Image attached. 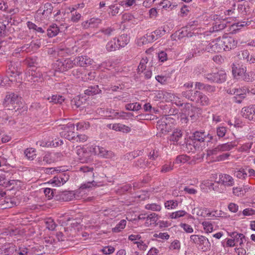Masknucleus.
Masks as SVG:
<instances>
[{"label": "nucleus", "instance_id": "obj_8", "mask_svg": "<svg viewBox=\"0 0 255 255\" xmlns=\"http://www.w3.org/2000/svg\"><path fill=\"white\" fill-rule=\"evenodd\" d=\"M170 118L163 117L157 122L156 128L162 134H166L171 129L172 126L169 123Z\"/></svg>", "mask_w": 255, "mask_h": 255}, {"label": "nucleus", "instance_id": "obj_28", "mask_svg": "<svg viewBox=\"0 0 255 255\" xmlns=\"http://www.w3.org/2000/svg\"><path fill=\"white\" fill-rule=\"evenodd\" d=\"M117 41L120 48L124 47L128 44L129 38L127 34H123L117 39Z\"/></svg>", "mask_w": 255, "mask_h": 255}, {"label": "nucleus", "instance_id": "obj_25", "mask_svg": "<svg viewBox=\"0 0 255 255\" xmlns=\"http://www.w3.org/2000/svg\"><path fill=\"white\" fill-rule=\"evenodd\" d=\"M233 94L237 96H241L242 98H245L247 93H249V89L247 87H243L242 88L233 89Z\"/></svg>", "mask_w": 255, "mask_h": 255}, {"label": "nucleus", "instance_id": "obj_39", "mask_svg": "<svg viewBox=\"0 0 255 255\" xmlns=\"http://www.w3.org/2000/svg\"><path fill=\"white\" fill-rule=\"evenodd\" d=\"M182 95L183 97L193 102V99L195 95V91H194L192 90H186L182 92Z\"/></svg>", "mask_w": 255, "mask_h": 255}, {"label": "nucleus", "instance_id": "obj_12", "mask_svg": "<svg viewBox=\"0 0 255 255\" xmlns=\"http://www.w3.org/2000/svg\"><path fill=\"white\" fill-rule=\"evenodd\" d=\"M241 113L243 117L250 121L255 122V105H251L242 109Z\"/></svg>", "mask_w": 255, "mask_h": 255}, {"label": "nucleus", "instance_id": "obj_40", "mask_svg": "<svg viewBox=\"0 0 255 255\" xmlns=\"http://www.w3.org/2000/svg\"><path fill=\"white\" fill-rule=\"evenodd\" d=\"M24 154L27 159L33 160L36 156L35 150L33 148H27L24 151Z\"/></svg>", "mask_w": 255, "mask_h": 255}, {"label": "nucleus", "instance_id": "obj_47", "mask_svg": "<svg viewBox=\"0 0 255 255\" xmlns=\"http://www.w3.org/2000/svg\"><path fill=\"white\" fill-rule=\"evenodd\" d=\"M145 208L147 210L154 211H159L161 208L160 205L155 203L148 204L145 205Z\"/></svg>", "mask_w": 255, "mask_h": 255}, {"label": "nucleus", "instance_id": "obj_45", "mask_svg": "<svg viewBox=\"0 0 255 255\" xmlns=\"http://www.w3.org/2000/svg\"><path fill=\"white\" fill-rule=\"evenodd\" d=\"M169 94L170 98V100L173 103L175 104L176 105L179 107L183 106V103L178 97L175 96L173 94Z\"/></svg>", "mask_w": 255, "mask_h": 255}, {"label": "nucleus", "instance_id": "obj_46", "mask_svg": "<svg viewBox=\"0 0 255 255\" xmlns=\"http://www.w3.org/2000/svg\"><path fill=\"white\" fill-rule=\"evenodd\" d=\"M43 160L47 163H51L55 162V158L53 153H47L43 157Z\"/></svg>", "mask_w": 255, "mask_h": 255}, {"label": "nucleus", "instance_id": "obj_26", "mask_svg": "<svg viewBox=\"0 0 255 255\" xmlns=\"http://www.w3.org/2000/svg\"><path fill=\"white\" fill-rule=\"evenodd\" d=\"M242 80L247 82H252L255 81V70H251L248 72H245Z\"/></svg>", "mask_w": 255, "mask_h": 255}, {"label": "nucleus", "instance_id": "obj_31", "mask_svg": "<svg viewBox=\"0 0 255 255\" xmlns=\"http://www.w3.org/2000/svg\"><path fill=\"white\" fill-rule=\"evenodd\" d=\"M216 83H223L226 80L227 75L226 72L223 70L218 71L217 72H215Z\"/></svg>", "mask_w": 255, "mask_h": 255}, {"label": "nucleus", "instance_id": "obj_13", "mask_svg": "<svg viewBox=\"0 0 255 255\" xmlns=\"http://www.w3.org/2000/svg\"><path fill=\"white\" fill-rule=\"evenodd\" d=\"M27 80L31 83H41L43 81V76L40 72L31 70L26 76Z\"/></svg>", "mask_w": 255, "mask_h": 255}, {"label": "nucleus", "instance_id": "obj_29", "mask_svg": "<svg viewBox=\"0 0 255 255\" xmlns=\"http://www.w3.org/2000/svg\"><path fill=\"white\" fill-rule=\"evenodd\" d=\"M4 255H10L16 252L15 246L13 244L5 245L2 247Z\"/></svg>", "mask_w": 255, "mask_h": 255}, {"label": "nucleus", "instance_id": "obj_17", "mask_svg": "<svg viewBox=\"0 0 255 255\" xmlns=\"http://www.w3.org/2000/svg\"><path fill=\"white\" fill-rule=\"evenodd\" d=\"M246 67H237L233 64L232 67V74L235 78L243 79L245 72H246Z\"/></svg>", "mask_w": 255, "mask_h": 255}, {"label": "nucleus", "instance_id": "obj_53", "mask_svg": "<svg viewBox=\"0 0 255 255\" xmlns=\"http://www.w3.org/2000/svg\"><path fill=\"white\" fill-rule=\"evenodd\" d=\"M77 129H82V130H85L86 129H88L90 127V124L89 123H87L85 122H81L77 123L76 124Z\"/></svg>", "mask_w": 255, "mask_h": 255}, {"label": "nucleus", "instance_id": "obj_30", "mask_svg": "<svg viewBox=\"0 0 255 255\" xmlns=\"http://www.w3.org/2000/svg\"><path fill=\"white\" fill-rule=\"evenodd\" d=\"M47 35L49 37L55 36L59 32V29L55 24H53L47 29Z\"/></svg>", "mask_w": 255, "mask_h": 255}, {"label": "nucleus", "instance_id": "obj_5", "mask_svg": "<svg viewBox=\"0 0 255 255\" xmlns=\"http://www.w3.org/2000/svg\"><path fill=\"white\" fill-rule=\"evenodd\" d=\"M218 48L217 41H212L209 43L208 41H203L202 43L199 44L197 49L198 52H203L207 51L208 52H219L218 50H215Z\"/></svg>", "mask_w": 255, "mask_h": 255}, {"label": "nucleus", "instance_id": "obj_58", "mask_svg": "<svg viewBox=\"0 0 255 255\" xmlns=\"http://www.w3.org/2000/svg\"><path fill=\"white\" fill-rule=\"evenodd\" d=\"M189 157L185 155H180L178 156L175 160V163L179 164L181 163H185L188 160Z\"/></svg>", "mask_w": 255, "mask_h": 255}, {"label": "nucleus", "instance_id": "obj_11", "mask_svg": "<svg viewBox=\"0 0 255 255\" xmlns=\"http://www.w3.org/2000/svg\"><path fill=\"white\" fill-rule=\"evenodd\" d=\"M193 102L202 106H206L210 104V100L208 97L205 94L198 91H195Z\"/></svg>", "mask_w": 255, "mask_h": 255}, {"label": "nucleus", "instance_id": "obj_51", "mask_svg": "<svg viewBox=\"0 0 255 255\" xmlns=\"http://www.w3.org/2000/svg\"><path fill=\"white\" fill-rule=\"evenodd\" d=\"M202 225L204 229L207 233H211L213 230V225L208 221H204L202 222Z\"/></svg>", "mask_w": 255, "mask_h": 255}, {"label": "nucleus", "instance_id": "obj_16", "mask_svg": "<svg viewBox=\"0 0 255 255\" xmlns=\"http://www.w3.org/2000/svg\"><path fill=\"white\" fill-rule=\"evenodd\" d=\"M107 127L109 128L112 129L115 131H121L124 133H128L131 130L129 127L120 123L109 124Z\"/></svg>", "mask_w": 255, "mask_h": 255}, {"label": "nucleus", "instance_id": "obj_35", "mask_svg": "<svg viewBox=\"0 0 255 255\" xmlns=\"http://www.w3.org/2000/svg\"><path fill=\"white\" fill-rule=\"evenodd\" d=\"M142 39L143 43H146L148 42H152L154 40L157 39V38L156 37L154 32H152L150 33L146 34L142 38Z\"/></svg>", "mask_w": 255, "mask_h": 255}, {"label": "nucleus", "instance_id": "obj_24", "mask_svg": "<svg viewBox=\"0 0 255 255\" xmlns=\"http://www.w3.org/2000/svg\"><path fill=\"white\" fill-rule=\"evenodd\" d=\"M102 91L99 89L98 85H94L89 87L84 91V93L88 96H93L101 93Z\"/></svg>", "mask_w": 255, "mask_h": 255}, {"label": "nucleus", "instance_id": "obj_57", "mask_svg": "<svg viewBox=\"0 0 255 255\" xmlns=\"http://www.w3.org/2000/svg\"><path fill=\"white\" fill-rule=\"evenodd\" d=\"M148 59L147 57L145 58H142L139 63V65L138 67V72H143L144 70H145L146 65L145 64L147 63Z\"/></svg>", "mask_w": 255, "mask_h": 255}, {"label": "nucleus", "instance_id": "obj_60", "mask_svg": "<svg viewBox=\"0 0 255 255\" xmlns=\"http://www.w3.org/2000/svg\"><path fill=\"white\" fill-rule=\"evenodd\" d=\"M71 13H72V16H71V20L74 22H78L80 20V19L81 17V14L80 13L77 12V11H71Z\"/></svg>", "mask_w": 255, "mask_h": 255}, {"label": "nucleus", "instance_id": "obj_7", "mask_svg": "<svg viewBox=\"0 0 255 255\" xmlns=\"http://www.w3.org/2000/svg\"><path fill=\"white\" fill-rule=\"evenodd\" d=\"M74 65V61L71 59L59 60L56 63V68L57 71L64 72L72 68Z\"/></svg>", "mask_w": 255, "mask_h": 255}, {"label": "nucleus", "instance_id": "obj_23", "mask_svg": "<svg viewBox=\"0 0 255 255\" xmlns=\"http://www.w3.org/2000/svg\"><path fill=\"white\" fill-rule=\"evenodd\" d=\"M227 22L225 19L222 21H215L213 23L212 29L213 31H219L224 29L227 27Z\"/></svg>", "mask_w": 255, "mask_h": 255}, {"label": "nucleus", "instance_id": "obj_48", "mask_svg": "<svg viewBox=\"0 0 255 255\" xmlns=\"http://www.w3.org/2000/svg\"><path fill=\"white\" fill-rule=\"evenodd\" d=\"M46 228L49 230L53 231L57 226V225L54 222V220L51 218H49L45 222Z\"/></svg>", "mask_w": 255, "mask_h": 255}, {"label": "nucleus", "instance_id": "obj_14", "mask_svg": "<svg viewBox=\"0 0 255 255\" xmlns=\"http://www.w3.org/2000/svg\"><path fill=\"white\" fill-rule=\"evenodd\" d=\"M217 183L221 184L225 186L230 187L234 185L235 181L234 178L230 175L221 174L219 175V179Z\"/></svg>", "mask_w": 255, "mask_h": 255}, {"label": "nucleus", "instance_id": "obj_38", "mask_svg": "<svg viewBox=\"0 0 255 255\" xmlns=\"http://www.w3.org/2000/svg\"><path fill=\"white\" fill-rule=\"evenodd\" d=\"M127 221L125 220H122L117 226L112 228V231L114 233H119L122 231L126 227Z\"/></svg>", "mask_w": 255, "mask_h": 255}, {"label": "nucleus", "instance_id": "obj_20", "mask_svg": "<svg viewBox=\"0 0 255 255\" xmlns=\"http://www.w3.org/2000/svg\"><path fill=\"white\" fill-rule=\"evenodd\" d=\"M232 238L234 239L235 242L239 243L242 246L244 243L246 241V237L243 234H239L237 232H232L229 235Z\"/></svg>", "mask_w": 255, "mask_h": 255}, {"label": "nucleus", "instance_id": "obj_55", "mask_svg": "<svg viewBox=\"0 0 255 255\" xmlns=\"http://www.w3.org/2000/svg\"><path fill=\"white\" fill-rule=\"evenodd\" d=\"M215 72L206 73L204 75V77L210 82H215L217 79H216Z\"/></svg>", "mask_w": 255, "mask_h": 255}, {"label": "nucleus", "instance_id": "obj_27", "mask_svg": "<svg viewBox=\"0 0 255 255\" xmlns=\"http://www.w3.org/2000/svg\"><path fill=\"white\" fill-rule=\"evenodd\" d=\"M164 92L160 90L153 91L150 94V97L156 101L164 99Z\"/></svg>", "mask_w": 255, "mask_h": 255}, {"label": "nucleus", "instance_id": "obj_62", "mask_svg": "<svg viewBox=\"0 0 255 255\" xmlns=\"http://www.w3.org/2000/svg\"><path fill=\"white\" fill-rule=\"evenodd\" d=\"M44 193L48 199L50 200L54 197V191L50 188H45L44 190Z\"/></svg>", "mask_w": 255, "mask_h": 255}, {"label": "nucleus", "instance_id": "obj_52", "mask_svg": "<svg viewBox=\"0 0 255 255\" xmlns=\"http://www.w3.org/2000/svg\"><path fill=\"white\" fill-rule=\"evenodd\" d=\"M186 212L183 210H179L175 212H173L170 215V217L171 219H177L178 218L183 217Z\"/></svg>", "mask_w": 255, "mask_h": 255}, {"label": "nucleus", "instance_id": "obj_36", "mask_svg": "<svg viewBox=\"0 0 255 255\" xmlns=\"http://www.w3.org/2000/svg\"><path fill=\"white\" fill-rule=\"evenodd\" d=\"M236 145L232 142H228L224 144L219 145L217 147V149H219L220 151H228L232 149Z\"/></svg>", "mask_w": 255, "mask_h": 255}, {"label": "nucleus", "instance_id": "obj_4", "mask_svg": "<svg viewBox=\"0 0 255 255\" xmlns=\"http://www.w3.org/2000/svg\"><path fill=\"white\" fill-rule=\"evenodd\" d=\"M190 241L198 245L203 252H207L210 249L211 244L205 236L193 235L190 236Z\"/></svg>", "mask_w": 255, "mask_h": 255}, {"label": "nucleus", "instance_id": "obj_33", "mask_svg": "<svg viewBox=\"0 0 255 255\" xmlns=\"http://www.w3.org/2000/svg\"><path fill=\"white\" fill-rule=\"evenodd\" d=\"M24 63L29 67H35L38 64L37 57L36 56L27 57L24 60Z\"/></svg>", "mask_w": 255, "mask_h": 255}, {"label": "nucleus", "instance_id": "obj_3", "mask_svg": "<svg viewBox=\"0 0 255 255\" xmlns=\"http://www.w3.org/2000/svg\"><path fill=\"white\" fill-rule=\"evenodd\" d=\"M3 105L8 107V110H18L20 106H19V101L17 95L14 93H10L6 95L3 102Z\"/></svg>", "mask_w": 255, "mask_h": 255}, {"label": "nucleus", "instance_id": "obj_59", "mask_svg": "<svg viewBox=\"0 0 255 255\" xmlns=\"http://www.w3.org/2000/svg\"><path fill=\"white\" fill-rule=\"evenodd\" d=\"M217 134L219 137H223L225 136L227 129L224 127H218L216 129Z\"/></svg>", "mask_w": 255, "mask_h": 255}, {"label": "nucleus", "instance_id": "obj_42", "mask_svg": "<svg viewBox=\"0 0 255 255\" xmlns=\"http://www.w3.org/2000/svg\"><path fill=\"white\" fill-rule=\"evenodd\" d=\"M53 6L51 4L47 3L44 5V9L41 13L42 15L48 16L52 13Z\"/></svg>", "mask_w": 255, "mask_h": 255}, {"label": "nucleus", "instance_id": "obj_49", "mask_svg": "<svg viewBox=\"0 0 255 255\" xmlns=\"http://www.w3.org/2000/svg\"><path fill=\"white\" fill-rule=\"evenodd\" d=\"M50 102H53L55 104H61L65 100L64 98L60 95H53L50 98Z\"/></svg>", "mask_w": 255, "mask_h": 255}, {"label": "nucleus", "instance_id": "obj_56", "mask_svg": "<svg viewBox=\"0 0 255 255\" xmlns=\"http://www.w3.org/2000/svg\"><path fill=\"white\" fill-rule=\"evenodd\" d=\"M235 174L237 178L239 179H245L247 176V173L244 169H240L235 172Z\"/></svg>", "mask_w": 255, "mask_h": 255}, {"label": "nucleus", "instance_id": "obj_50", "mask_svg": "<svg viewBox=\"0 0 255 255\" xmlns=\"http://www.w3.org/2000/svg\"><path fill=\"white\" fill-rule=\"evenodd\" d=\"M115 251V249L112 246H106L101 249V251L103 254L106 255H109L113 254Z\"/></svg>", "mask_w": 255, "mask_h": 255}, {"label": "nucleus", "instance_id": "obj_6", "mask_svg": "<svg viewBox=\"0 0 255 255\" xmlns=\"http://www.w3.org/2000/svg\"><path fill=\"white\" fill-rule=\"evenodd\" d=\"M57 174L51 179L49 182L56 186H60L65 184L69 178V175L65 172H58Z\"/></svg>", "mask_w": 255, "mask_h": 255}, {"label": "nucleus", "instance_id": "obj_19", "mask_svg": "<svg viewBox=\"0 0 255 255\" xmlns=\"http://www.w3.org/2000/svg\"><path fill=\"white\" fill-rule=\"evenodd\" d=\"M158 219V215L155 213H152L147 215V218L145 222V225L146 227H149L152 225L154 226H157Z\"/></svg>", "mask_w": 255, "mask_h": 255}, {"label": "nucleus", "instance_id": "obj_9", "mask_svg": "<svg viewBox=\"0 0 255 255\" xmlns=\"http://www.w3.org/2000/svg\"><path fill=\"white\" fill-rule=\"evenodd\" d=\"M63 130L60 134L61 136H64L68 140L72 139L75 137V133L73 130L75 129L74 124L68 123L66 125H63L62 127Z\"/></svg>", "mask_w": 255, "mask_h": 255}, {"label": "nucleus", "instance_id": "obj_18", "mask_svg": "<svg viewBox=\"0 0 255 255\" xmlns=\"http://www.w3.org/2000/svg\"><path fill=\"white\" fill-rule=\"evenodd\" d=\"M58 196H56L57 199L61 200L63 201H70L75 198V193L74 191H65L59 194V198H57Z\"/></svg>", "mask_w": 255, "mask_h": 255}, {"label": "nucleus", "instance_id": "obj_22", "mask_svg": "<svg viewBox=\"0 0 255 255\" xmlns=\"http://www.w3.org/2000/svg\"><path fill=\"white\" fill-rule=\"evenodd\" d=\"M106 48L109 52H112L119 49L120 47L117 41V39L114 38L108 42L106 44Z\"/></svg>", "mask_w": 255, "mask_h": 255}, {"label": "nucleus", "instance_id": "obj_63", "mask_svg": "<svg viewBox=\"0 0 255 255\" xmlns=\"http://www.w3.org/2000/svg\"><path fill=\"white\" fill-rule=\"evenodd\" d=\"M86 153V150L83 148L80 147L77 150V154L78 155L80 159H82L83 158L85 157Z\"/></svg>", "mask_w": 255, "mask_h": 255}, {"label": "nucleus", "instance_id": "obj_43", "mask_svg": "<svg viewBox=\"0 0 255 255\" xmlns=\"http://www.w3.org/2000/svg\"><path fill=\"white\" fill-rule=\"evenodd\" d=\"M246 192L245 189L241 187H234L233 188V193L234 195L242 197L244 195Z\"/></svg>", "mask_w": 255, "mask_h": 255}, {"label": "nucleus", "instance_id": "obj_32", "mask_svg": "<svg viewBox=\"0 0 255 255\" xmlns=\"http://www.w3.org/2000/svg\"><path fill=\"white\" fill-rule=\"evenodd\" d=\"M27 26L29 29L33 30L36 33H44L45 32L44 29L41 27H38L35 23L28 21L27 22Z\"/></svg>", "mask_w": 255, "mask_h": 255}, {"label": "nucleus", "instance_id": "obj_10", "mask_svg": "<svg viewBox=\"0 0 255 255\" xmlns=\"http://www.w3.org/2000/svg\"><path fill=\"white\" fill-rule=\"evenodd\" d=\"M93 151L99 156L112 159L115 157L114 153L111 150H107L104 147L99 146H95L93 147Z\"/></svg>", "mask_w": 255, "mask_h": 255}, {"label": "nucleus", "instance_id": "obj_37", "mask_svg": "<svg viewBox=\"0 0 255 255\" xmlns=\"http://www.w3.org/2000/svg\"><path fill=\"white\" fill-rule=\"evenodd\" d=\"M193 140L199 142H204L206 137L204 132L196 131L192 136Z\"/></svg>", "mask_w": 255, "mask_h": 255}, {"label": "nucleus", "instance_id": "obj_61", "mask_svg": "<svg viewBox=\"0 0 255 255\" xmlns=\"http://www.w3.org/2000/svg\"><path fill=\"white\" fill-rule=\"evenodd\" d=\"M180 248V243L178 240H174L171 243L169 246L170 250H179Z\"/></svg>", "mask_w": 255, "mask_h": 255}, {"label": "nucleus", "instance_id": "obj_54", "mask_svg": "<svg viewBox=\"0 0 255 255\" xmlns=\"http://www.w3.org/2000/svg\"><path fill=\"white\" fill-rule=\"evenodd\" d=\"M165 208L168 209H172L175 208L178 206V202L176 201L169 200L166 201L165 204Z\"/></svg>", "mask_w": 255, "mask_h": 255}, {"label": "nucleus", "instance_id": "obj_15", "mask_svg": "<svg viewBox=\"0 0 255 255\" xmlns=\"http://www.w3.org/2000/svg\"><path fill=\"white\" fill-rule=\"evenodd\" d=\"M93 60L86 56H79L74 59L75 65L81 67H87L91 65L93 63Z\"/></svg>", "mask_w": 255, "mask_h": 255}, {"label": "nucleus", "instance_id": "obj_21", "mask_svg": "<svg viewBox=\"0 0 255 255\" xmlns=\"http://www.w3.org/2000/svg\"><path fill=\"white\" fill-rule=\"evenodd\" d=\"M159 5L168 10H171L177 6L175 3H173L170 0H162L159 3Z\"/></svg>", "mask_w": 255, "mask_h": 255}, {"label": "nucleus", "instance_id": "obj_1", "mask_svg": "<svg viewBox=\"0 0 255 255\" xmlns=\"http://www.w3.org/2000/svg\"><path fill=\"white\" fill-rule=\"evenodd\" d=\"M218 48L219 52L222 50L229 51L237 47L238 41L234 37L231 36H224L222 39H217Z\"/></svg>", "mask_w": 255, "mask_h": 255}, {"label": "nucleus", "instance_id": "obj_2", "mask_svg": "<svg viewBox=\"0 0 255 255\" xmlns=\"http://www.w3.org/2000/svg\"><path fill=\"white\" fill-rule=\"evenodd\" d=\"M201 22L198 19L190 21L185 27L182 28L180 34H183L182 36L191 37L192 34L190 33H187L185 34L184 32H187V31H193V33H198L201 31Z\"/></svg>", "mask_w": 255, "mask_h": 255}, {"label": "nucleus", "instance_id": "obj_64", "mask_svg": "<svg viewBox=\"0 0 255 255\" xmlns=\"http://www.w3.org/2000/svg\"><path fill=\"white\" fill-rule=\"evenodd\" d=\"M243 215L245 216H249L255 215V210L252 208H246L243 211Z\"/></svg>", "mask_w": 255, "mask_h": 255}, {"label": "nucleus", "instance_id": "obj_34", "mask_svg": "<svg viewBox=\"0 0 255 255\" xmlns=\"http://www.w3.org/2000/svg\"><path fill=\"white\" fill-rule=\"evenodd\" d=\"M202 112V110L200 108L193 105L190 112H188V116L191 118L198 117L201 115Z\"/></svg>", "mask_w": 255, "mask_h": 255}, {"label": "nucleus", "instance_id": "obj_44", "mask_svg": "<svg viewBox=\"0 0 255 255\" xmlns=\"http://www.w3.org/2000/svg\"><path fill=\"white\" fill-rule=\"evenodd\" d=\"M182 134L181 130L174 131L170 137V140L173 141H177L181 137Z\"/></svg>", "mask_w": 255, "mask_h": 255}, {"label": "nucleus", "instance_id": "obj_41", "mask_svg": "<svg viewBox=\"0 0 255 255\" xmlns=\"http://www.w3.org/2000/svg\"><path fill=\"white\" fill-rule=\"evenodd\" d=\"M115 31V29L113 27H108L101 28L99 33L103 34L107 37L112 35V33Z\"/></svg>", "mask_w": 255, "mask_h": 255}]
</instances>
